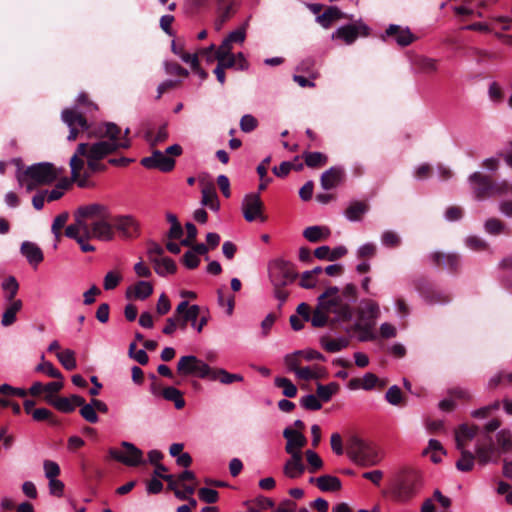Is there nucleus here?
<instances>
[{"instance_id": "obj_1", "label": "nucleus", "mask_w": 512, "mask_h": 512, "mask_svg": "<svg viewBox=\"0 0 512 512\" xmlns=\"http://www.w3.org/2000/svg\"><path fill=\"white\" fill-rule=\"evenodd\" d=\"M128 141L122 143L114 141H100L93 144L80 143L69 161L72 180L80 188L90 186V177L96 173L107 170V165L100 161L119 149H128Z\"/></svg>"}, {"instance_id": "obj_2", "label": "nucleus", "mask_w": 512, "mask_h": 512, "mask_svg": "<svg viewBox=\"0 0 512 512\" xmlns=\"http://www.w3.org/2000/svg\"><path fill=\"white\" fill-rule=\"evenodd\" d=\"M111 212L109 208L100 203L80 206L74 214V223L65 229V236L78 242L82 236L95 237L98 240L109 241L113 239Z\"/></svg>"}, {"instance_id": "obj_3", "label": "nucleus", "mask_w": 512, "mask_h": 512, "mask_svg": "<svg viewBox=\"0 0 512 512\" xmlns=\"http://www.w3.org/2000/svg\"><path fill=\"white\" fill-rule=\"evenodd\" d=\"M338 287L329 286L317 298V305L311 318V324L315 328H321L330 325L332 328L339 323L350 322V312L347 306L337 305L336 298Z\"/></svg>"}, {"instance_id": "obj_4", "label": "nucleus", "mask_w": 512, "mask_h": 512, "mask_svg": "<svg viewBox=\"0 0 512 512\" xmlns=\"http://www.w3.org/2000/svg\"><path fill=\"white\" fill-rule=\"evenodd\" d=\"M423 484V475L420 470L404 467L395 474L389 494L393 500L405 503L420 492Z\"/></svg>"}, {"instance_id": "obj_5", "label": "nucleus", "mask_w": 512, "mask_h": 512, "mask_svg": "<svg viewBox=\"0 0 512 512\" xmlns=\"http://www.w3.org/2000/svg\"><path fill=\"white\" fill-rule=\"evenodd\" d=\"M20 160L16 163L20 165ZM58 173L52 163L41 162L26 168L18 166L16 179L20 187L26 189L28 193L34 191L39 186L51 184L57 179Z\"/></svg>"}, {"instance_id": "obj_6", "label": "nucleus", "mask_w": 512, "mask_h": 512, "mask_svg": "<svg viewBox=\"0 0 512 512\" xmlns=\"http://www.w3.org/2000/svg\"><path fill=\"white\" fill-rule=\"evenodd\" d=\"M269 279L273 286V293L277 300L280 301L279 308L287 301L289 292L286 286L292 284L299 276L296 266L284 259H275L269 264Z\"/></svg>"}, {"instance_id": "obj_7", "label": "nucleus", "mask_w": 512, "mask_h": 512, "mask_svg": "<svg viewBox=\"0 0 512 512\" xmlns=\"http://www.w3.org/2000/svg\"><path fill=\"white\" fill-rule=\"evenodd\" d=\"M347 454L353 462L363 467L374 466L382 459L381 452L375 444L357 436L349 439Z\"/></svg>"}, {"instance_id": "obj_8", "label": "nucleus", "mask_w": 512, "mask_h": 512, "mask_svg": "<svg viewBox=\"0 0 512 512\" xmlns=\"http://www.w3.org/2000/svg\"><path fill=\"white\" fill-rule=\"evenodd\" d=\"M62 121L69 127L68 141H75L80 133L87 132L88 137H95L91 132L95 127H91L84 112L77 109L66 108L61 113Z\"/></svg>"}, {"instance_id": "obj_9", "label": "nucleus", "mask_w": 512, "mask_h": 512, "mask_svg": "<svg viewBox=\"0 0 512 512\" xmlns=\"http://www.w3.org/2000/svg\"><path fill=\"white\" fill-rule=\"evenodd\" d=\"M211 372L212 367L194 355L182 356L177 363V373L183 377L193 376L209 379Z\"/></svg>"}, {"instance_id": "obj_10", "label": "nucleus", "mask_w": 512, "mask_h": 512, "mask_svg": "<svg viewBox=\"0 0 512 512\" xmlns=\"http://www.w3.org/2000/svg\"><path fill=\"white\" fill-rule=\"evenodd\" d=\"M413 285L421 297L429 304H447L452 300L450 294L436 289L426 277L420 276L415 278Z\"/></svg>"}, {"instance_id": "obj_11", "label": "nucleus", "mask_w": 512, "mask_h": 512, "mask_svg": "<svg viewBox=\"0 0 512 512\" xmlns=\"http://www.w3.org/2000/svg\"><path fill=\"white\" fill-rule=\"evenodd\" d=\"M122 451L117 450L115 448L109 449V456L130 467H136L145 463L143 459V452L138 447H136L133 443L123 441L121 443Z\"/></svg>"}, {"instance_id": "obj_12", "label": "nucleus", "mask_w": 512, "mask_h": 512, "mask_svg": "<svg viewBox=\"0 0 512 512\" xmlns=\"http://www.w3.org/2000/svg\"><path fill=\"white\" fill-rule=\"evenodd\" d=\"M91 132L95 135V138L99 139L100 141H114L118 143L128 141L129 147L131 146V141L128 137L130 134V129H125L122 135L121 128L113 122H104L100 125H97Z\"/></svg>"}, {"instance_id": "obj_13", "label": "nucleus", "mask_w": 512, "mask_h": 512, "mask_svg": "<svg viewBox=\"0 0 512 512\" xmlns=\"http://www.w3.org/2000/svg\"><path fill=\"white\" fill-rule=\"evenodd\" d=\"M264 204L258 193H251L244 197L242 202V212L246 221L253 222L259 218L262 222L267 217L263 215Z\"/></svg>"}, {"instance_id": "obj_14", "label": "nucleus", "mask_w": 512, "mask_h": 512, "mask_svg": "<svg viewBox=\"0 0 512 512\" xmlns=\"http://www.w3.org/2000/svg\"><path fill=\"white\" fill-rule=\"evenodd\" d=\"M369 32L370 29L366 24L358 22L338 28L332 34V39H341L346 44L350 45L354 43L359 36H368Z\"/></svg>"}, {"instance_id": "obj_15", "label": "nucleus", "mask_w": 512, "mask_h": 512, "mask_svg": "<svg viewBox=\"0 0 512 512\" xmlns=\"http://www.w3.org/2000/svg\"><path fill=\"white\" fill-rule=\"evenodd\" d=\"M147 169H158L161 172H170L175 167V160L159 150H153L151 156L144 157L140 161Z\"/></svg>"}, {"instance_id": "obj_16", "label": "nucleus", "mask_w": 512, "mask_h": 512, "mask_svg": "<svg viewBox=\"0 0 512 512\" xmlns=\"http://www.w3.org/2000/svg\"><path fill=\"white\" fill-rule=\"evenodd\" d=\"M469 182L472 185L476 199L483 200L491 197L493 180L490 176L481 172H474L469 176Z\"/></svg>"}, {"instance_id": "obj_17", "label": "nucleus", "mask_w": 512, "mask_h": 512, "mask_svg": "<svg viewBox=\"0 0 512 512\" xmlns=\"http://www.w3.org/2000/svg\"><path fill=\"white\" fill-rule=\"evenodd\" d=\"M433 264L442 269H447L452 274H457L461 269V257L457 253L434 252L431 254Z\"/></svg>"}, {"instance_id": "obj_18", "label": "nucleus", "mask_w": 512, "mask_h": 512, "mask_svg": "<svg viewBox=\"0 0 512 512\" xmlns=\"http://www.w3.org/2000/svg\"><path fill=\"white\" fill-rule=\"evenodd\" d=\"M112 230H118L126 238H132L139 235V226L136 220L131 216H111Z\"/></svg>"}, {"instance_id": "obj_19", "label": "nucleus", "mask_w": 512, "mask_h": 512, "mask_svg": "<svg viewBox=\"0 0 512 512\" xmlns=\"http://www.w3.org/2000/svg\"><path fill=\"white\" fill-rule=\"evenodd\" d=\"M283 437L287 440L285 451L290 456H293V453H302L301 449L307 444L306 437L300 431L293 430L291 427L284 429Z\"/></svg>"}, {"instance_id": "obj_20", "label": "nucleus", "mask_w": 512, "mask_h": 512, "mask_svg": "<svg viewBox=\"0 0 512 512\" xmlns=\"http://www.w3.org/2000/svg\"><path fill=\"white\" fill-rule=\"evenodd\" d=\"M357 314L358 322L370 323L375 325V321L380 315V309L375 301L365 299L361 301V304L357 309Z\"/></svg>"}, {"instance_id": "obj_21", "label": "nucleus", "mask_w": 512, "mask_h": 512, "mask_svg": "<svg viewBox=\"0 0 512 512\" xmlns=\"http://www.w3.org/2000/svg\"><path fill=\"white\" fill-rule=\"evenodd\" d=\"M345 179V170L340 166H334L326 170L320 178L321 187L324 190L336 188Z\"/></svg>"}, {"instance_id": "obj_22", "label": "nucleus", "mask_w": 512, "mask_h": 512, "mask_svg": "<svg viewBox=\"0 0 512 512\" xmlns=\"http://www.w3.org/2000/svg\"><path fill=\"white\" fill-rule=\"evenodd\" d=\"M337 296H332L333 298H336L337 305H343L347 306L350 312V321L353 318L354 310H353V304L358 299V293H357V287L350 283L347 284L342 292L340 293V289L338 288V292L336 294Z\"/></svg>"}, {"instance_id": "obj_23", "label": "nucleus", "mask_w": 512, "mask_h": 512, "mask_svg": "<svg viewBox=\"0 0 512 512\" xmlns=\"http://www.w3.org/2000/svg\"><path fill=\"white\" fill-rule=\"evenodd\" d=\"M305 465L303 463L302 453H293V456L285 462L283 467V473L290 479H297L302 476L305 472Z\"/></svg>"}, {"instance_id": "obj_24", "label": "nucleus", "mask_w": 512, "mask_h": 512, "mask_svg": "<svg viewBox=\"0 0 512 512\" xmlns=\"http://www.w3.org/2000/svg\"><path fill=\"white\" fill-rule=\"evenodd\" d=\"M475 452L479 463L487 464L496 452L493 438L490 435H484L483 439L476 445Z\"/></svg>"}, {"instance_id": "obj_25", "label": "nucleus", "mask_w": 512, "mask_h": 512, "mask_svg": "<svg viewBox=\"0 0 512 512\" xmlns=\"http://www.w3.org/2000/svg\"><path fill=\"white\" fill-rule=\"evenodd\" d=\"M351 18L352 16L342 12L337 6H329L321 15L316 17V22L323 28L328 29L335 21Z\"/></svg>"}, {"instance_id": "obj_26", "label": "nucleus", "mask_w": 512, "mask_h": 512, "mask_svg": "<svg viewBox=\"0 0 512 512\" xmlns=\"http://www.w3.org/2000/svg\"><path fill=\"white\" fill-rule=\"evenodd\" d=\"M386 35L393 37L398 45L408 46L416 40L409 28H403L399 25L391 24L386 29Z\"/></svg>"}, {"instance_id": "obj_27", "label": "nucleus", "mask_w": 512, "mask_h": 512, "mask_svg": "<svg viewBox=\"0 0 512 512\" xmlns=\"http://www.w3.org/2000/svg\"><path fill=\"white\" fill-rule=\"evenodd\" d=\"M20 252L27 259L29 264L34 267H37L44 260L43 251L34 242L24 241L21 244Z\"/></svg>"}, {"instance_id": "obj_28", "label": "nucleus", "mask_w": 512, "mask_h": 512, "mask_svg": "<svg viewBox=\"0 0 512 512\" xmlns=\"http://www.w3.org/2000/svg\"><path fill=\"white\" fill-rule=\"evenodd\" d=\"M479 427L462 424L455 431V441L457 449H465L466 443L472 440L478 433Z\"/></svg>"}, {"instance_id": "obj_29", "label": "nucleus", "mask_w": 512, "mask_h": 512, "mask_svg": "<svg viewBox=\"0 0 512 512\" xmlns=\"http://www.w3.org/2000/svg\"><path fill=\"white\" fill-rule=\"evenodd\" d=\"M44 400L52 405L55 409L62 413H72L75 408L76 404L75 401L72 400L71 397H63V396H53V395H45Z\"/></svg>"}, {"instance_id": "obj_30", "label": "nucleus", "mask_w": 512, "mask_h": 512, "mask_svg": "<svg viewBox=\"0 0 512 512\" xmlns=\"http://www.w3.org/2000/svg\"><path fill=\"white\" fill-rule=\"evenodd\" d=\"M331 235V230L327 226H309L304 229L303 237L312 243H318L327 240Z\"/></svg>"}, {"instance_id": "obj_31", "label": "nucleus", "mask_w": 512, "mask_h": 512, "mask_svg": "<svg viewBox=\"0 0 512 512\" xmlns=\"http://www.w3.org/2000/svg\"><path fill=\"white\" fill-rule=\"evenodd\" d=\"M374 325L370 323H363L356 321L354 324L349 325L345 328L346 333L357 332L359 333V340L371 341L375 339V334L373 332Z\"/></svg>"}, {"instance_id": "obj_32", "label": "nucleus", "mask_w": 512, "mask_h": 512, "mask_svg": "<svg viewBox=\"0 0 512 512\" xmlns=\"http://www.w3.org/2000/svg\"><path fill=\"white\" fill-rule=\"evenodd\" d=\"M209 380L218 381L222 384L229 385L234 382H242L243 376L240 374H233L223 368H213Z\"/></svg>"}, {"instance_id": "obj_33", "label": "nucleus", "mask_w": 512, "mask_h": 512, "mask_svg": "<svg viewBox=\"0 0 512 512\" xmlns=\"http://www.w3.org/2000/svg\"><path fill=\"white\" fill-rule=\"evenodd\" d=\"M153 293V286L146 281H138L134 286L127 289L126 297L130 298L133 294L134 298L138 300H145Z\"/></svg>"}, {"instance_id": "obj_34", "label": "nucleus", "mask_w": 512, "mask_h": 512, "mask_svg": "<svg viewBox=\"0 0 512 512\" xmlns=\"http://www.w3.org/2000/svg\"><path fill=\"white\" fill-rule=\"evenodd\" d=\"M72 400L75 401V404L80 408V415L89 423H97L99 417L95 411V408L92 405H86L85 399L79 395H72Z\"/></svg>"}, {"instance_id": "obj_35", "label": "nucleus", "mask_w": 512, "mask_h": 512, "mask_svg": "<svg viewBox=\"0 0 512 512\" xmlns=\"http://www.w3.org/2000/svg\"><path fill=\"white\" fill-rule=\"evenodd\" d=\"M23 303L20 299L9 302L2 315L1 324L9 327L16 322V315L22 309Z\"/></svg>"}, {"instance_id": "obj_36", "label": "nucleus", "mask_w": 512, "mask_h": 512, "mask_svg": "<svg viewBox=\"0 0 512 512\" xmlns=\"http://www.w3.org/2000/svg\"><path fill=\"white\" fill-rule=\"evenodd\" d=\"M369 210L367 203L363 201H353L345 210V216L350 221H360L363 215Z\"/></svg>"}, {"instance_id": "obj_37", "label": "nucleus", "mask_w": 512, "mask_h": 512, "mask_svg": "<svg viewBox=\"0 0 512 512\" xmlns=\"http://www.w3.org/2000/svg\"><path fill=\"white\" fill-rule=\"evenodd\" d=\"M316 486L323 492H335L341 489V481L336 476L322 475L316 478Z\"/></svg>"}, {"instance_id": "obj_38", "label": "nucleus", "mask_w": 512, "mask_h": 512, "mask_svg": "<svg viewBox=\"0 0 512 512\" xmlns=\"http://www.w3.org/2000/svg\"><path fill=\"white\" fill-rule=\"evenodd\" d=\"M164 254V249L156 242H150L149 247L147 250V255L150 260L154 264L155 272L160 275L164 276V271L162 270L160 266V260L162 259L161 256Z\"/></svg>"}, {"instance_id": "obj_39", "label": "nucleus", "mask_w": 512, "mask_h": 512, "mask_svg": "<svg viewBox=\"0 0 512 512\" xmlns=\"http://www.w3.org/2000/svg\"><path fill=\"white\" fill-rule=\"evenodd\" d=\"M304 163L309 168H321L328 163V156L322 152H304L302 154Z\"/></svg>"}, {"instance_id": "obj_40", "label": "nucleus", "mask_w": 512, "mask_h": 512, "mask_svg": "<svg viewBox=\"0 0 512 512\" xmlns=\"http://www.w3.org/2000/svg\"><path fill=\"white\" fill-rule=\"evenodd\" d=\"M202 205L207 206L213 211L220 208L219 199L215 187L211 184L202 189Z\"/></svg>"}, {"instance_id": "obj_41", "label": "nucleus", "mask_w": 512, "mask_h": 512, "mask_svg": "<svg viewBox=\"0 0 512 512\" xmlns=\"http://www.w3.org/2000/svg\"><path fill=\"white\" fill-rule=\"evenodd\" d=\"M320 343L327 352L335 353L346 348L349 345V340L347 338L332 339L325 335L320 338Z\"/></svg>"}, {"instance_id": "obj_42", "label": "nucleus", "mask_w": 512, "mask_h": 512, "mask_svg": "<svg viewBox=\"0 0 512 512\" xmlns=\"http://www.w3.org/2000/svg\"><path fill=\"white\" fill-rule=\"evenodd\" d=\"M340 389L337 382H331L327 385L317 384L316 394L320 401L328 402L332 396L335 395Z\"/></svg>"}, {"instance_id": "obj_43", "label": "nucleus", "mask_w": 512, "mask_h": 512, "mask_svg": "<svg viewBox=\"0 0 512 512\" xmlns=\"http://www.w3.org/2000/svg\"><path fill=\"white\" fill-rule=\"evenodd\" d=\"M162 396L167 401L174 403L176 409H182L185 406L183 393L175 387H166L162 391Z\"/></svg>"}, {"instance_id": "obj_44", "label": "nucleus", "mask_w": 512, "mask_h": 512, "mask_svg": "<svg viewBox=\"0 0 512 512\" xmlns=\"http://www.w3.org/2000/svg\"><path fill=\"white\" fill-rule=\"evenodd\" d=\"M56 356H57V359L59 360V362L62 364V366L66 370L72 371V370L76 369L77 362H76L75 352L73 350L65 349L63 351H58Z\"/></svg>"}, {"instance_id": "obj_45", "label": "nucleus", "mask_w": 512, "mask_h": 512, "mask_svg": "<svg viewBox=\"0 0 512 512\" xmlns=\"http://www.w3.org/2000/svg\"><path fill=\"white\" fill-rule=\"evenodd\" d=\"M460 459L456 462V468L462 472H469L474 467L475 455L466 449H459Z\"/></svg>"}, {"instance_id": "obj_46", "label": "nucleus", "mask_w": 512, "mask_h": 512, "mask_svg": "<svg viewBox=\"0 0 512 512\" xmlns=\"http://www.w3.org/2000/svg\"><path fill=\"white\" fill-rule=\"evenodd\" d=\"M32 418L37 422L47 421L53 426H59L60 420L47 408H37L32 412Z\"/></svg>"}, {"instance_id": "obj_47", "label": "nucleus", "mask_w": 512, "mask_h": 512, "mask_svg": "<svg viewBox=\"0 0 512 512\" xmlns=\"http://www.w3.org/2000/svg\"><path fill=\"white\" fill-rule=\"evenodd\" d=\"M274 384L276 387L281 388L283 395L288 398H293L297 395V387L286 377H276Z\"/></svg>"}, {"instance_id": "obj_48", "label": "nucleus", "mask_w": 512, "mask_h": 512, "mask_svg": "<svg viewBox=\"0 0 512 512\" xmlns=\"http://www.w3.org/2000/svg\"><path fill=\"white\" fill-rule=\"evenodd\" d=\"M414 65L423 73H434L437 71V60L425 56H419L414 60Z\"/></svg>"}, {"instance_id": "obj_49", "label": "nucleus", "mask_w": 512, "mask_h": 512, "mask_svg": "<svg viewBox=\"0 0 512 512\" xmlns=\"http://www.w3.org/2000/svg\"><path fill=\"white\" fill-rule=\"evenodd\" d=\"M2 289L6 292L5 298L8 302L16 300L19 284L14 276H9L3 281Z\"/></svg>"}, {"instance_id": "obj_50", "label": "nucleus", "mask_w": 512, "mask_h": 512, "mask_svg": "<svg viewBox=\"0 0 512 512\" xmlns=\"http://www.w3.org/2000/svg\"><path fill=\"white\" fill-rule=\"evenodd\" d=\"M381 242L387 248H397L401 245V237L392 230H386L381 235Z\"/></svg>"}, {"instance_id": "obj_51", "label": "nucleus", "mask_w": 512, "mask_h": 512, "mask_svg": "<svg viewBox=\"0 0 512 512\" xmlns=\"http://www.w3.org/2000/svg\"><path fill=\"white\" fill-rule=\"evenodd\" d=\"M36 371L44 373L49 377L62 380V373L49 361H44L36 366Z\"/></svg>"}, {"instance_id": "obj_52", "label": "nucleus", "mask_w": 512, "mask_h": 512, "mask_svg": "<svg viewBox=\"0 0 512 512\" xmlns=\"http://www.w3.org/2000/svg\"><path fill=\"white\" fill-rule=\"evenodd\" d=\"M306 460L309 464V472L315 473L319 469L323 467V461L320 456L314 452L313 450H306L305 452Z\"/></svg>"}, {"instance_id": "obj_53", "label": "nucleus", "mask_w": 512, "mask_h": 512, "mask_svg": "<svg viewBox=\"0 0 512 512\" xmlns=\"http://www.w3.org/2000/svg\"><path fill=\"white\" fill-rule=\"evenodd\" d=\"M301 406L306 410L317 411L322 408L321 401L317 397V395L308 394L301 398L300 400Z\"/></svg>"}, {"instance_id": "obj_54", "label": "nucleus", "mask_w": 512, "mask_h": 512, "mask_svg": "<svg viewBox=\"0 0 512 512\" xmlns=\"http://www.w3.org/2000/svg\"><path fill=\"white\" fill-rule=\"evenodd\" d=\"M377 384H379L380 388L386 386V381H381L375 374L366 373L362 378V388L365 390L373 389Z\"/></svg>"}, {"instance_id": "obj_55", "label": "nucleus", "mask_w": 512, "mask_h": 512, "mask_svg": "<svg viewBox=\"0 0 512 512\" xmlns=\"http://www.w3.org/2000/svg\"><path fill=\"white\" fill-rule=\"evenodd\" d=\"M198 496L200 500L208 504L216 503L219 499L218 491L206 487L200 488L198 490Z\"/></svg>"}, {"instance_id": "obj_56", "label": "nucleus", "mask_w": 512, "mask_h": 512, "mask_svg": "<svg viewBox=\"0 0 512 512\" xmlns=\"http://www.w3.org/2000/svg\"><path fill=\"white\" fill-rule=\"evenodd\" d=\"M83 108L86 112H92L98 109L97 105L92 102L88 95L84 92L80 93L76 101V108Z\"/></svg>"}, {"instance_id": "obj_57", "label": "nucleus", "mask_w": 512, "mask_h": 512, "mask_svg": "<svg viewBox=\"0 0 512 512\" xmlns=\"http://www.w3.org/2000/svg\"><path fill=\"white\" fill-rule=\"evenodd\" d=\"M492 186L491 196L506 195L509 193L512 194V184L507 180H502L500 182L493 181Z\"/></svg>"}, {"instance_id": "obj_58", "label": "nucleus", "mask_w": 512, "mask_h": 512, "mask_svg": "<svg viewBox=\"0 0 512 512\" xmlns=\"http://www.w3.org/2000/svg\"><path fill=\"white\" fill-rule=\"evenodd\" d=\"M385 398L392 405H400L403 399L402 391L398 386L393 385L387 390Z\"/></svg>"}, {"instance_id": "obj_59", "label": "nucleus", "mask_w": 512, "mask_h": 512, "mask_svg": "<svg viewBox=\"0 0 512 512\" xmlns=\"http://www.w3.org/2000/svg\"><path fill=\"white\" fill-rule=\"evenodd\" d=\"M258 126V120L250 115V114H246L244 116H242L241 120H240V129L245 132V133H250L252 131H254Z\"/></svg>"}, {"instance_id": "obj_60", "label": "nucleus", "mask_w": 512, "mask_h": 512, "mask_svg": "<svg viewBox=\"0 0 512 512\" xmlns=\"http://www.w3.org/2000/svg\"><path fill=\"white\" fill-rule=\"evenodd\" d=\"M121 281V275L110 271L104 277L103 286L105 290H113L115 289Z\"/></svg>"}, {"instance_id": "obj_61", "label": "nucleus", "mask_w": 512, "mask_h": 512, "mask_svg": "<svg viewBox=\"0 0 512 512\" xmlns=\"http://www.w3.org/2000/svg\"><path fill=\"white\" fill-rule=\"evenodd\" d=\"M488 95H489L490 100L495 103L502 102L503 98H504V93H503L502 88L495 81L490 83L489 88H488Z\"/></svg>"}, {"instance_id": "obj_62", "label": "nucleus", "mask_w": 512, "mask_h": 512, "mask_svg": "<svg viewBox=\"0 0 512 512\" xmlns=\"http://www.w3.org/2000/svg\"><path fill=\"white\" fill-rule=\"evenodd\" d=\"M43 468H44L45 476L49 480L56 479V477L59 476V474H60V467L54 461L45 460L43 463Z\"/></svg>"}, {"instance_id": "obj_63", "label": "nucleus", "mask_w": 512, "mask_h": 512, "mask_svg": "<svg viewBox=\"0 0 512 512\" xmlns=\"http://www.w3.org/2000/svg\"><path fill=\"white\" fill-rule=\"evenodd\" d=\"M183 265L188 269H196L200 264V259L194 252L188 250L184 253L181 259Z\"/></svg>"}, {"instance_id": "obj_64", "label": "nucleus", "mask_w": 512, "mask_h": 512, "mask_svg": "<svg viewBox=\"0 0 512 512\" xmlns=\"http://www.w3.org/2000/svg\"><path fill=\"white\" fill-rule=\"evenodd\" d=\"M377 247L373 243H366L361 246L357 251V256L360 259H371L376 255Z\"/></svg>"}]
</instances>
